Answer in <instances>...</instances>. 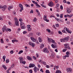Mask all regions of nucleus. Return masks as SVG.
<instances>
[{"mask_svg": "<svg viewBox=\"0 0 73 73\" xmlns=\"http://www.w3.org/2000/svg\"><path fill=\"white\" fill-rule=\"evenodd\" d=\"M69 39V37L68 36L67 37L64 38L62 39H60V41L61 42H66L68 41Z\"/></svg>", "mask_w": 73, "mask_h": 73, "instance_id": "f257e3e1", "label": "nucleus"}, {"mask_svg": "<svg viewBox=\"0 0 73 73\" xmlns=\"http://www.w3.org/2000/svg\"><path fill=\"white\" fill-rule=\"evenodd\" d=\"M7 6L6 5H5L3 6L2 7L1 6H0V9L2 8V10L3 11H4L6 9H7Z\"/></svg>", "mask_w": 73, "mask_h": 73, "instance_id": "f03ea898", "label": "nucleus"}, {"mask_svg": "<svg viewBox=\"0 0 73 73\" xmlns=\"http://www.w3.org/2000/svg\"><path fill=\"white\" fill-rule=\"evenodd\" d=\"M19 7L21 8V9L20 10V12H22V11L24 10V8L23 7V6L21 4H19Z\"/></svg>", "mask_w": 73, "mask_h": 73, "instance_id": "7ed1b4c3", "label": "nucleus"}, {"mask_svg": "<svg viewBox=\"0 0 73 73\" xmlns=\"http://www.w3.org/2000/svg\"><path fill=\"white\" fill-rule=\"evenodd\" d=\"M48 42H52L53 43H54L55 41L54 40L51 39V38H48Z\"/></svg>", "mask_w": 73, "mask_h": 73, "instance_id": "20e7f679", "label": "nucleus"}, {"mask_svg": "<svg viewBox=\"0 0 73 73\" xmlns=\"http://www.w3.org/2000/svg\"><path fill=\"white\" fill-rule=\"evenodd\" d=\"M20 25L21 26V28H22V29H24L25 28V25H24V24L23 23L21 22L20 24Z\"/></svg>", "mask_w": 73, "mask_h": 73, "instance_id": "39448f33", "label": "nucleus"}, {"mask_svg": "<svg viewBox=\"0 0 73 73\" xmlns=\"http://www.w3.org/2000/svg\"><path fill=\"white\" fill-rule=\"evenodd\" d=\"M14 19L15 21V25L16 26H19V21L17 20V19L16 18H15Z\"/></svg>", "mask_w": 73, "mask_h": 73, "instance_id": "423d86ee", "label": "nucleus"}, {"mask_svg": "<svg viewBox=\"0 0 73 73\" xmlns=\"http://www.w3.org/2000/svg\"><path fill=\"white\" fill-rule=\"evenodd\" d=\"M43 52L44 53H49V50H48V49L46 48H45L44 49Z\"/></svg>", "mask_w": 73, "mask_h": 73, "instance_id": "0eeeda50", "label": "nucleus"}, {"mask_svg": "<svg viewBox=\"0 0 73 73\" xmlns=\"http://www.w3.org/2000/svg\"><path fill=\"white\" fill-rule=\"evenodd\" d=\"M66 30V32H67L68 33H72V31H70L69 30H68V29L67 28H66V27H64V30Z\"/></svg>", "mask_w": 73, "mask_h": 73, "instance_id": "6e6552de", "label": "nucleus"}, {"mask_svg": "<svg viewBox=\"0 0 73 73\" xmlns=\"http://www.w3.org/2000/svg\"><path fill=\"white\" fill-rule=\"evenodd\" d=\"M2 31L3 32H4L5 31H7V28H6V26H4L3 28H2Z\"/></svg>", "mask_w": 73, "mask_h": 73, "instance_id": "1a4fd4ad", "label": "nucleus"}, {"mask_svg": "<svg viewBox=\"0 0 73 73\" xmlns=\"http://www.w3.org/2000/svg\"><path fill=\"white\" fill-rule=\"evenodd\" d=\"M48 5L50 7H52L53 6V2L51 1L50 2L49 4Z\"/></svg>", "mask_w": 73, "mask_h": 73, "instance_id": "9d476101", "label": "nucleus"}, {"mask_svg": "<svg viewBox=\"0 0 73 73\" xmlns=\"http://www.w3.org/2000/svg\"><path fill=\"white\" fill-rule=\"evenodd\" d=\"M43 19L44 21H46V22H49V20H47L46 19V17L45 16H44L43 17Z\"/></svg>", "mask_w": 73, "mask_h": 73, "instance_id": "9b49d317", "label": "nucleus"}, {"mask_svg": "<svg viewBox=\"0 0 73 73\" xmlns=\"http://www.w3.org/2000/svg\"><path fill=\"white\" fill-rule=\"evenodd\" d=\"M34 66H35V64L31 63L29 64V68H33L34 67Z\"/></svg>", "mask_w": 73, "mask_h": 73, "instance_id": "f8f14e48", "label": "nucleus"}, {"mask_svg": "<svg viewBox=\"0 0 73 73\" xmlns=\"http://www.w3.org/2000/svg\"><path fill=\"white\" fill-rule=\"evenodd\" d=\"M29 44L30 45H31L33 48V47L35 46V44L34 43H32L31 42H29Z\"/></svg>", "mask_w": 73, "mask_h": 73, "instance_id": "ddd939ff", "label": "nucleus"}, {"mask_svg": "<svg viewBox=\"0 0 73 73\" xmlns=\"http://www.w3.org/2000/svg\"><path fill=\"white\" fill-rule=\"evenodd\" d=\"M19 58L20 60V63H21L23 61V58L22 57H19Z\"/></svg>", "mask_w": 73, "mask_h": 73, "instance_id": "4468645a", "label": "nucleus"}, {"mask_svg": "<svg viewBox=\"0 0 73 73\" xmlns=\"http://www.w3.org/2000/svg\"><path fill=\"white\" fill-rule=\"evenodd\" d=\"M67 12H68V13H69V12L70 13L71 12H72V10L71 9H70L69 8H68L67 9Z\"/></svg>", "mask_w": 73, "mask_h": 73, "instance_id": "2eb2a0df", "label": "nucleus"}, {"mask_svg": "<svg viewBox=\"0 0 73 73\" xmlns=\"http://www.w3.org/2000/svg\"><path fill=\"white\" fill-rule=\"evenodd\" d=\"M27 59L28 60H29L30 61H32V58H31V57L29 56H27Z\"/></svg>", "mask_w": 73, "mask_h": 73, "instance_id": "dca6fc26", "label": "nucleus"}, {"mask_svg": "<svg viewBox=\"0 0 73 73\" xmlns=\"http://www.w3.org/2000/svg\"><path fill=\"white\" fill-rule=\"evenodd\" d=\"M29 27H27V29H28V31H31V26L29 25Z\"/></svg>", "mask_w": 73, "mask_h": 73, "instance_id": "f3484780", "label": "nucleus"}, {"mask_svg": "<svg viewBox=\"0 0 73 73\" xmlns=\"http://www.w3.org/2000/svg\"><path fill=\"white\" fill-rule=\"evenodd\" d=\"M31 38L33 41L34 42H35V41H36V39L33 38L32 37H31Z\"/></svg>", "mask_w": 73, "mask_h": 73, "instance_id": "a211bd4d", "label": "nucleus"}, {"mask_svg": "<svg viewBox=\"0 0 73 73\" xmlns=\"http://www.w3.org/2000/svg\"><path fill=\"white\" fill-rule=\"evenodd\" d=\"M66 70L67 72H71V68H66Z\"/></svg>", "mask_w": 73, "mask_h": 73, "instance_id": "6ab92c4d", "label": "nucleus"}, {"mask_svg": "<svg viewBox=\"0 0 73 73\" xmlns=\"http://www.w3.org/2000/svg\"><path fill=\"white\" fill-rule=\"evenodd\" d=\"M34 70L35 73H37V67L35 66L34 68Z\"/></svg>", "mask_w": 73, "mask_h": 73, "instance_id": "aec40b11", "label": "nucleus"}, {"mask_svg": "<svg viewBox=\"0 0 73 73\" xmlns=\"http://www.w3.org/2000/svg\"><path fill=\"white\" fill-rule=\"evenodd\" d=\"M51 46L52 48H57V46H54L53 44H52Z\"/></svg>", "mask_w": 73, "mask_h": 73, "instance_id": "412c9836", "label": "nucleus"}, {"mask_svg": "<svg viewBox=\"0 0 73 73\" xmlns=\"http://www.w3.org/2000/svg\"><path fill=\"white\" fill-rule=\"evenodd\" d=\"M5 57H6V56H3V59H4L3 62H5Z\"/></svg>", "mask_w": 73, "mask_h": 73, "instance_id": "4be33fe9", "label": "nucleus"}, {"mask_svg": "<svg viewBox=\"0 0 73 73\" xmlns=\"http://www.w3.org/2000/svg\"><path fill=\"white\" fill-rule=\"evenodd\" d=\"M44 44H41L40 46V48H43L44 47Z\"/></svg>", "mask_w": 73, "mask_h": 73, "instance_id": "5701e85b", "label": "nucleus"}, {"mask_svg": "<svg viewBox=\"0 0 73 73\" xmlns=\"http://www.w3.org/2000/svg\"><path fill=\"white\" fill-rule=\"evenodd\" d=\"M3 68L5 70H7V67L5 65H3L2 66Z\"/></svg>", "mask_w": 73, "mask_h": 73, "instance_id": "b1692460", "label": "nucleus"}, {"mask_svg": "<svg viewBox=\"0 0 73 73\" xmlns=\"http://www.w3.org/2000/svg\"><path fill=\"white\" fill-rule=\"evenodd\" d=\"M35 5L36 7H38V8H39V7H40V6L39 5L37 4V3H35Z\"/></svg>", "mask_w": 73, "mask_h": 73, "instance_id": "393cba45", "label": "nucleus"}, {"mask_svg": "<svg viewBox=\"0 0 73 73\" xmlns=\"http://www.w3.org/2000/svg\"><path fill=\"white\" fill-rule=\"evenodd\" d=\"M36 34L38 36H40V35H41V33L39 32L36 33Z\"/></svg>", "mask_w": 73, "mask_h": 73, "instance_id": "a878e982", "label": "nucleus"}, {"mask_svg": "<svg viewBox=\"0 0 73 73\" xmlns=\"http://www.w3.org/2000/svg\"><path fill=\"white\" fill-rule=\"evenodd\" d=\"M55 73H61V72L60 70L56 71Z\"/></svg>", "mask_w": 73, "mask_h": 73, "instance_id": "bb28decb", "label": "nucleus"}, {"mask_svg": "<svg viewBox=\"0 0 73 73\" xmlns=\"http://www.w3.org/2000/svg\"><path fill=\"white\" fill-rule=\"evenodd\" d=\"M38 40L39 42H42V40L41 39V38H40V37L38 38Z\"/></svg>", "mask_w": 73, "mask_h": 73, "instance_id": "cd10ccee", "label": "nucleus"}, {"mask_svg": "<svg viewBox=\"0 0 73 73\" xmlns=\"http://www.w3.org/2000/svg\"><path fill=\"white\" fill-rule=\"evenodd\" d=\"M23 52V51L22 50H21L20 51H19V52H18V54H20L21 53H22Z\"/></svg>", "mask_w": 73, "mask_h": 73, "instance_id": "c85d7f7f", "label": "nucleus"}, {"mask_svg": "<svg viewBox=\"0 0 73 73\" xmlns=\"http://www.w3.org/2000/svg\"><path fill=\"white\" fill-rule=\"evenodd\" d=\"M67 48L68 49H69L70 50L71 48L70 47V46H69V45L68 44H67Z\"/></svg>", "mask_w": 73, "mask_h": 73, "instance_id": "c756f323", "label": "nucleus"}, {"mask_svg": "<svg viewBox=\"0 0 73 73\" xmlns=\"http://www.w3.org/2000/svg\"><path fill=\"white\" fill-rule=\"evenodd\" d=\"M21 64H25L26 63V62L24 61H22L21 62Z\"/></svg>", "mask_w": 73, "mask_h": 73, "instance_id": "7c9ffc66", "label": "nucleus"}, {"mask_svg": "<svg viewBox=\"0 0 73 73\" xmlns=\"http://www.w3.org/2000/svg\"><path fill=\"white\" fill-rule=\"evenodd\" d=\"M33 21H34V22H36L37 21V19H36V17H35Z\"/></svg>", "mask_w": 73, "mask_h": 73, "instance_id": "2f4dec72", "label": "nucleus"}, {"mask_svg": "<svg viewBox=\"0 0 73 73\" xmlns=\"http://www.w3.org/2000/svg\"><path fill=\"white\" fill-rule=\"evenodd\" d=\"M63 16V14H61L60 15V17L62 19V18H63V17L62 16Z\"/></svg>", "mask_w": 73, "mask_h": 73, "instance_id": "473e14b6", "label": "nucleus"}, {"mask_svg": "<svg viewBox=\"0 0 73 73\" xmlns=\"http://www.w3.org/2000/svg\"><path fill=\"white\" fill-rule=\"evenodd\" d=\"M9 59H7L6 60V63L7 64V63H8V62H9Z\"/></svg>", "mask_w": 73, "mask_h": 73, "instance_id": "72a5a7b5", "label": "nucleus"}, {"mask_svg": "<svg viewBox=\"0 0 73 73\" xmlns=\"http://www.w3.org/2000/svg\"><path fill=\"white\" fill-rule=\"evenodd\" d=\"M46 73H50V72H49V70H46Z\"/></svg>", "mask_w": 73, "mask_h": 73, "instance_id": "f704fd0d", "label": "nucleus"}, {"mask_svg": "<svg viewBox=\"0 0 73 73\" xmlns=\"http://www.w3.org/2000/svg\"><path fill=\"white\" fill-rule=\"evenodd\" d=\"M40 5H41V6H42V7H44V8H46V6H45L43 5H42V4H41Z\"/></svg>", "mask_w": 73, "mask_h": 73, "instance_id": "c9c22d12", "label": "nucleus"}, {"mask_svg": "<svg viewBox=\"0 0 73 73\" xmlns=\"http://www.w3.org/2000/svg\"><path fill=\"white\" fill-rule=\"evenodd\" d=\"M46 31L47 32H49V33H50V30L49 29H47Z\"/></svg>", "mask_w": 73, "mask_h": 73, "instance_id": "e433bc0d", "label": "nucleus"}, {"mask_svg": "<svg viewBox=\"0 0 73 73\" xmlns=\"http://www.w3.org/2000/svg\"><path fill=\"white\" fill-rule=\"evenodd\" d=\"M25 5L26 6V7H30V6H29V5L26 4H25Z\"/></svg>", "mask_w": 73, "mask_h": 73, "instance_id": "4c0bfd02", "label": "nucleus"}, {"mask_svg": "<svg viewBox=\"0 0 73 73\" xmlns=\"http://www.w3.org/2000/svg\"><path fill=\"white\" fill-rule=\"evenodd\" d=\"M59 4L57 3L56 5V8H57V7H59Z\"/></svg>", "mask_w": 73, "mask_h": 73, "instance_id": "58836bf2", "label": "nucleus"}, {"mask_svg": "<svg viewBox=\"0 0 73 73\" xmlns=\"http://www.w3.org/2000/svg\"><path fill=\"white\" fill-rule=\"evenodd\" d=\"M1 43H2V44L4 42V41H3V39H1Z\"/></svg>", "mask_w": 73, "mask_h": 73, "instance_id": "ea45409f", "label": "nucleus"}, {"mask_svg": "<svg viewBox=\"0 0 73 73\" xmlns=\"http://www.w3.org/2000/svg\"><path fill=\"white\" fill-rule=\"evenodd\" d=\"M59 34H60V35H62V32H61L60 31H58V32Z\"/></svg>", "mask_w": 73, "mask_h": 73, "instance_id": "a19ab883", "label": "nucleus"}, {"mask_svg": "<svg viewBox=\"0 0 73 73\" xmlns=\"http://www.w3.org/2000/svg\"><path fill=\"white\" fill-rule=\"evenodd\" d=\"M27 33V32L26 31H24L23 32V34H26V33Z\"/></svg>", "mask_w": 73, "mask_h": 73, "instance_id": "79ce46f5", "label": "nucleus"}, {"mask_svg": "<svg viewBox=\"0 0 73 73\" xmlns=\"http://www.w3.org/2000/svg\"><path fill=\"white\" fill-rule=\"evenodd\" d=\"M39 62H42H42H44L43 61H42V60H40L38 61Z\"/></svg>", "mask_w": 73, "mask_h": 73, "instance_id": "37998d69", "label": "nucleus"}, {"mask_svg": "<svg viewBox=\"0 0 73 73\" xmlns=\"http://www.w3.org/2000/svg\"><path fill=\"white\" fill-rule=\"evenodd\" d=\"M10 53L11 54H13V50H12L10 51Z\"/></svg>", "mask_w": 73, "mask_h": 73, "instance_id": "c03bdc74", "label": "nucleus"}, {"mask_svg": "<svg viewBox=\"0 0 73 73\" xmlns=\"http://www.w3.org/2000/svg\"><path fill=\"white\" fill-rule=\"evenodd\" d=\"M66 54L68 55H69V52H66Z\"/></svg>", "mask_w": 73, "mask_h": 73, "instance_id": "a18cd8bd", "label": "nucleus"}, {"mask_svg": "<svg viewBox=\"0 0 73 73\" xmlns=\"http://www.w3.org/2000/svg\"><path fill=\"white\" fill-rule=\"evenodd\" d=\"M66 49H64L63 50V52H65L66 51Z\"/></svg>", "mask_w": 73, "mask_h": 73, "instance_id": "49530a36", "label": "nucleus"}, {"mask_svg": "<svg viewBox=\"0 0 73 73\" xmlns=\"http://www.w3.org/2000/svg\"><path fill=\"white\" fill-rule=\"evenodd\" d=\"M9 8H10V9H12V8H13V6H9Z\"/></svg>", "mask_w": 73, "mask_h": 73, "instance_id": "de8ad7c7", "label": "nucleus"}, {"mask_svg": "<svg viewBox=\"0 0 73 73\" xmlns=\"http://www.w3.org/2000/svg\"><path fill=\"white\" fill-rule=\"evenodd\" d=\"M70 21H68L67 22V24H70Z\"/></svg>", "mask_w": 73, "mask_h": 73, "instance_id": "09e8293b", "label": "nucleus"}, {"mask_svg": "<svg viewBox=\"0 0 73 73\" xmlns=\"http://www.w3.org/2000/svg\"><path fill=\"white\" fill-rule=\"evenodd\" d=\"M33 58L34 59V60H36V57H35V56H33Z\"/></svg>", "mask_w": 73, "mask_h": 73, "instance_id": "8fccbe9b", "label": "nucleus"}, {"mask_svg": "<svg viewBox=\"0 0 73 73\" xmlns=\"http://www.w3.org/2000/svg\"><path fill=\"white\" fill-rule=\"evenodd\" d=\"M33 13V10H31L30 12V13Z\"/></svg>", "mask_w": 73, "mask_h": 73, "instance_id": "3c124183", "label": "nucleus"}, {"mask_svg": "<svg viewBox=\"0 0 73 73\" xmlns=\"http://www.w3.org/2000/svg\"><path fill=\"white\" fill-rule=\"evenodd\" d=\"M56 27H59V25H58V24H56Z\"/></svg>", "mask_w": 73, "mask_h": 73, "instance_id": "603ef678", "label": "nucleus"}, {"mask_svg": "<svg viewBox=\"0 0 73 73\" xmlns=\"http://www.w3.org/2000/svg\"><path fill=\"white\" fill-rule=\"evenodd\" d=\"M7 30L9 32H11V29H7Z\"/></svg>", "mask_w": 73, "mask_h": 73, "instance_id": "864d4df0", "label": "nucleus"}, {"mask_svg": "<svg viewBox=\"0 0 73 73\" xmlns=\"http://www.w3.org/2000/svg\"><path fill=\"white\" fill-rule=\"evenodd\" d=\"M63 3H66V0H64L63 1Z\"/></svg>", "mask_w": 73, "mask_h": 73, "instance_id": "5fc2aeb1", "label": "nucleus"}, {"mask_svg": "<svg viewBox=\"0 0 73 73\" xmlns=\"http://www.w3.org/2000/svg\"><path fill=\"white\" fill-rule=\"evenodd\" d=\"M60 9H63V7H62V5L60 6Z\"/></svg>", "mask_w": 73, "mask_h": 73, "instance_id": "6e6d98bb", "label": "nucleus"}, {"mask_svg": "<svg viewBox=\"0 0 73 73\" xmlns=\"http://www.w3.org/2000/svg\"><path fill=\"white\" fill-rule=\"evenodd\" d=\"M32 2H33V3H34V4H35L36 3L35 1H32Z\"/></svg>", "mask_w": 73, "mask_h": 73, "instance_id": "4d7b16f0", "label": "nucleus"}, {"mask_svg": "<svg viewBox=\"0 0 73 73\" xmlns=\"http://www.w3.org/2000/svg\"><path fill=\"white\" fill-rule=\"evenodd\" d=\"M29 72L30 73H32V70H30L29 71Z\"/></svg>", "mask_w": 73, "mask_h": 73, "instance_id": "13d9d810", "label": "nucleus"}, {"mask_svg": "<svg viewBox=\"0 0 73 73\" xmlns=\"http://www.w3.org/2000/svg\"><path fill=\"white\" fill-rule=\"evenodd\" d=\"M72 16L73 15H70V18H71V17H72Z\"/></svg>", "mask_w": 73, "mask_h": 73, "instance_id": "bf43d9fd", "label": "nucleus"}, {"mask_svg": "<svg viewBox=\"0 0 73 73\" xmlns=\"http://www.w3.org/2000/svg\"><path fill=\"white\" fill-rule=\"evenodd\" d=\"M46 67L47 68H49V66L48 65H46Z\"/></svg>", "mask_w": 73, "mask_h": 73, "instance_id": "052dcab7", "label": "nucleus"}, {"mask_svg": "<svg viewBox=\"0 0 73 73\" xmlns=\"http://www.w3.org/2000/svg\"><path fill=\"white\" fill-rule=\"evenodd\" d=\"M36 56L37 57H38H38L39 55H38V53H36Z\"/></svg>", "mask_w": 73, "mask_h": 73, "instance_id": "680f3d73", "label": "nucleus"}, {"mask_svg": "<svg viewBox=\"0 0 73 73\" xmlns=\"http://www.w3.org/2000/svg\"><path fill=\"white\" fill-rule=\"evenodd\" d=\"M13 13L14 15H16V12L15 11H13Z\"/></svg>", "mask_w": 73, "mask_h": 73, "instance_id": "e2e57ef3", "label": "nucleus"}, {"mask_svg": "<svg viewBox=\"0 0 73 73\" xmlns=\"http://www.w3.org/2000/svg\"><path fill=\"white\" fill-rule=\"evenodd\" d=\"M12 42L13 43H14V42H15V40H12Z\"/></svg>", "mask_w": 73, "mask_h": 73, "instance_id": "0e129e2a", "label": "nucleus"}, {"mask_svg": "<svg viewBox=\"0 0 73 73\" xmlns=\"http://www.w3.org/2000/svg\"><path fill=\"white\" fill-rule=\"evenodd\" d=\"M43 62H42L43 63V64H44V65H46V62H44L43 61Z\"/></svg>", "mask_w": 73, "mask_h": 73, "instance_id": "69168bd1", "label": "nucleus"}, {"mask_svg": "<svg viewBox=\"0 0 73 73\" xmlns=\"http://www.w3.org/2000/svg\"><path fill=\"white\" fill-rule=\"evenodd\" d=\"M29 35H30V36H32V35H33V33H30V34H29Z\"/></svg>", "mask_w": 73, "mask_h": 73, "instance_id": "338daca9", "label": "nucleus"}, {"mask_svg": "<svg viewBox=\"0 0 73 73\" xmlns=\"http://www.w3.org/2000/svg\"><path fill=\"white\" fill-rule=\"evenodd\" d=\"M36 12H37V13H38L40 12L38 11V9H37L36 10Z\"/></svg>", "mask_w": 73, "mask_h": 73, "instance_id": "774afa93", "label": "nucleus"}]
</instances>
